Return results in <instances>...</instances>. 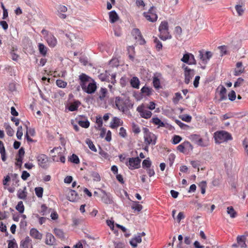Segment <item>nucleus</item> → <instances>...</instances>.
<instances>
[{
    "mask_svg": "<svg viewBox=\"0 0 248 248\" xmlns=\"http://www.w3.org/2000/svg\"><path fill=\"white\" fill-rule=\"evenodd\" d=\"M142 131L145 144L148 146L150 144L152 145H155L156 142L157 136L153 133L150 132L149 129L146 127H143Z\"/></svg>",
    "mask_w": 248,
    "mask_h": 248,
    "instance_id": "1",
    "label": "nucleus"
},
{
    "mask_svg": "<svg viewBox=\"0 0 248 248\" xmlns=\"http://www.w3.org/2000/svg\"><path fill=\"white\" fill-rule=\"evenodd\" d=\"M214 138L216 143H221L230 140L232 138V135L225 131H217L214 134Z\"/></svg>",
    "mask_w": 248,
    "mask_h": 248,
    "instance_id": "2",
    "label": "nucleus"
},
{
    "mask_svg": "<svg viewBox=\"0 0 248 248\" xmlns=\"http://www.w3.org/2000/svg\"><path fill=\"white\" fill-rule=\"evenodd\" d=\"M159 31L160 32L159 37L163 40L170 39L171 36L169 32L168 23L167 21L161 22L159 27Z\"/></svg>",
    "mask_w": 248,
    "mask_h": 248,
    "instance_id": "3",
    "label": "nucleus"
},
{
    "mask_svg": "<svg viewBox=\"0 0 248 248\" xmlns=\"http://www.w3.org/2000/svg\"><path fill=\"white\" fill-rule=\"evenodd\" d=\"M141 118L145 119H149L151 118L152 113L147 108L146 104L142 103L139 105L136 109Z\"/></svg>",
    "mask_w": 248,
    "mask_h": 248,
    "instance_id": "4",
    "label": "nucleus"
},
{
    "mask_svg": "<svg viewBox=\"0 0 248 248\" xmlns=\"http://www.w3.org/2000/svg\"><path fill=\"white\" fill-rule=\"evenodd\" d=\"M128 102V99L120 96L116 97L115 99V105L116 108L123 112L127 110Z\"/></svg>",
    "mask_w": 248,
    "mask_h": 248,
    "instance_id": "5",
    "label": "nucleus"
},
{
    "mask_svg": "<svg viewBox=\"0 0 248 248\" xmlns=\"http://www.w3.org/2000/svg\"><path fill=\"white\" fill-rule=\"evenodd\" d=\"M42 34L44 36L48 45L50 47H54L57 44V40L56 38L51 33L45 29H43L41 31Z\"/></svg>",
    "mask_w": 248,
    "mask_h": 248,
    "instance_id": "6",
    "label": "nucleus"
},
{
    "mask_svg": "<svg viewBox=\"0 0 248 248\" xmlns=\"http://www.w3.org/2000/svg\"><path fill=\"white\" fill-rule=\"evenodd\" d=\"M127 160L125 165L129 169L133 170L140 167L141 159L139 157L129 158Z\"/></svg>",
    "mask_w": 248,
    "mask_h": 248,
    "instance_id": "7",
    "label": "nucleus"
},
{
    "mask_svg": "<svg viewBox=\"0 0 248 248\" xmlns=\"http://www.w3.org/2000/svg\"><path fill=\"white\" fill-rule=\"evenodd\" d=\"M193 148V146L188 141L183 142L177 147L178 151L185 154H187L189 152L192 151Z\"/></svg>",
    "mask_w": 248,
    "mask_h": 248,
    "instance_id": "8",
    "label": "nucleus"
},
{
    "mask_svg": "<svg viewBox=\"0 0 248 248\" xmlns=\"http://www.w3.org/2000/svg\"><path fill=\"white\" fill-rule=\"evenodd\" d=\"M182 68L184 70L185 83L186 84H188L195 74L194 70L189 68L185 64L182 66Z\"/></svg>",
    "mask_w": 248,
    "mask_h": 248,
    "instance_id": "9",
    "label": "nucleus"
},
{
    "mask_svg": "<svg viewBox=\"0 0 248 248\" xmlns=\"http://www.w3.org/2000/svg\"><path fill=\"white\" fill-rule=\"evenodd\" d=\"M143 16L147 20L152 22L156 21L157 19L155 8L153 6L151 7L148 12H144Z\"/></svg>",
    "mask_w": 248,
    "mask_h": 248,
    "instance_id": "10",
    "label": "nucleus"
},
{
    "mask_svg": "<svg viewBox=\"0 0 248 248\" xmlns=\"http://www.w3.org/2000/svg\"><path fill=\"white\" fill-rule=\"evenodd\" d=\"M37 161L38 165L43 169H46L48 167V159L47 156L44 154H41L37 156Z\"/></svg>",
    "mask_w": 248,
    "mask_h": 248,
    "instance_id": "11",
    "label": "nucleus"
},
{
    "mask_svg": "<svg viewBox=\"0 0 248 248\" xmlns=\"http://www.w3.org/2000/svg\"><path fill=\"white\" fill-rule=\"evenodd\" d=\"M199 57L204 64H206L212 56V53L210 51H206L205 52L203 50H200L199 51Z\"/></svg>",
    "mask_w": 248,
    "mask_h": 248,
    "instance_id": "12",
    "label": "nucleus"
},
{
    "mask_svg": "<svg viewBox=\"0 0 248 248\" xmlns=\"http://www.w3.org/2000/svg\"><path fill=\"white\" fill-rule=\"evenodd\" d=\"M131 33L135 39L138 40L140 45H144L145 43V41L143 38L139 29L137 28L134 29Z\"/></svg>",
    "mask_w": 248,
    "mask_h": 248,
    "instance_id": "13",
    "label": "nucleus"
},
{
    "mask_svg": "<svg viewBox=\"0 0 248 248\" xmlns=\"http://www.w3.org/2000/svg\"><path fill=\"white\" fill-rule=\"evenodd\" d=\"M20 247V248H33L31 239L29 236H27L24 240L21 241Z\"/></svg>",
    "mask_w": 248,
    "mask_h": 248,
    "instance_id": "14",
    "label": "nucleus"
},
{
    "mask_svg": "<svg viewBox=\"0 0 248 248\" xmlns=\"http://www.w3.org/2000/svg\"><path fill=\"white\" fill-rule=\"evenodd\" d=\"M123 124V122L121 119L117 117H114L110 123V127L112 129H115Z\"/></svg>",
    "mask_w": 248,
    "mask_h": 248,
    "instance_id": "15",
    "label": "nucleus"
},
{
    "mask_svg": "<svg viewBox=\"0 0 248 248\" xmlns=\"http://www.w3.org/2000/svg\"><path fill=\"white\" fill-rule=\"evenodd\" d=\"M67 199L70 202H75L78 199L77 192L72 189H69L67 195Z\"/></svg>",
    "mask_w": 248,
    "mask_h": 248,
    "instance_id": "16",
    "label": "nucleus"
},
{
    "mask_svg": "<svg viewBox=\"0 0 248 248\" xmlns=\"http://www.w3.org/2000/svg\"><path fill=\"white\" fill-rule=\"evenodd\" d=\"M151 122L153 123L155 125H157L158 126V127H163L170 129V127H171V125H170L164 123L163 122L161 121L160 119H159L157 117L153 118L152 119Z\"/></svg>",
    "mask_w": 248,
    "mask_h": 248,
    "instance_id": "17",
    "label": "nucleus"
},
{
    "mask_svg": "<svg viewBox=\"0 0 248 248\" xmlns=\"http://www.w3.org/2000/svg\"><path fill=\"white\" fill-rule=\"evenodd\" d=\"M30 235L32 238L40 240L42 238L43 236V234L35 228L31 229Z\"/></svg>",
    "mask_w": 248,
    "mask_h": 248,
    "instance_id": "18",
    "label": "nucleus"
},
{
    "mask_svg": "<svg viewBox=\"0 0 248 248\" xmlns=\"http://www.w3.org/2000/svg\"><path fill=\"white\" fill-rule=\"evenodd\" d=\"M246 238L245 235H239L237 237V243L238 246L241 248H246L247 247L246 244Z\"/></svg>",
    "mask_w": 248,
    "mask_h": 248,
    "instance_id": "19",
    "label": "nucleus"
},
{
    "mask_svg": "<svg viewBox=\"0 0 248 248\" xmlns=\"http://www.w3.org/2000/svg\"><path fill=\"white\" fill-rule=\"evenodd\" d=\"M82 119L78 120L77 118L76 120L78 121V124L83 128H87L90 126V122L85 117H81Z\"/></svg>",
    "mask_w": 248,
    "mask_h": 248,
    "instance_id": "20",
    "label": "nucleus"
},
{
    "mask_svg": "<svg viewBox=\"0 0 248 248\" xmlns=\"http://www.w3.org/2000/svg\"><path fill=\"white\" fill-rule=\"evenodd\" d=\"M45 243L50 246L54 245L55 243V238L50 233H47L46 235Z\"/></svg>",
    "mask_w": 248,
    "mask_h": 248,
    "instance_id": "21",
    "label": "nucleus"
},
{
    "mask_svg": "<svg viewBox=\"0 0 248 248\" xmlns=\"http://www.w3.org/2000/svg\"><path fill=\"white\" fill-rule=\"evenodd\" d=\"M97 88V86L96 85V83L94 81L93 82L90 83L88 86L87 87V89H86L85 92L89 94H92L95 92Z\"/></svg>",
    "mask_w": 248,
    "mask_h": 248,
    "instance_id": "22",
    "label": "nucleus"
},
{
    "mask_svg": "<svg viewBox=\"0 0 248 248\" xmlns=\"http://www.w3.org/2000/svg\"><path fill=\"white\" fill-rule=\"evenodd\" d=\"M17 196L20 199L25 200L27 196V188L24 186L23 189H19L17 191Z\"/></svg>",
    "mask_w": 248,
    "mask_h": 248,
    "instance_id": "23",
    "label": "nucleus"
},
{
    "mask_svg": "<svg viewBox=\"0 0 248 248\" xmlns=\"http://www.w3.org/2000/svg\"><path fill=\"white\" fill-rule=\"evenodd\" d=\"M141 242V236L140 235H138L131 239L130 241V244L134 248H135L137 247L138 244L140 243Z\"/></svg>",
    "mask_w": 248,
    "mask_h": 248,
    "instance_id": "24",
    "label": "nucleus"
},
{
    "mask_svg": "<svg viewBox=\"0 0 248 248\" xmlns=\"http://www.w3.org/2000/svg\"><path fill=\"white\" fill-rule=\"evenodd\" d=\"M62 148L61 147H55L52 150H51V153H56L58 154H60L59 155L60 156V160L62 163H64L65 161V157L62 155L61 154V151H62Z\"/></svg>",
    "mask_w": 248,
    "mask_h": 248,
    "instance_id": "25",
    "label": "nucleus"
},
{
    "mask_svg": "<svg viewBox=\"0 0 248 248\" xmlns=\"http://www.w3.org/2000/svg\"><path fill=\"white\" fill-rule=\"evenodd\" d=\"M109 18L110 22L114 23L118 20L119 17L115 11H112L109 13Z\"/></svg>",
    "mask_w": 248,
    "mask_h": 248,
    "instance_id": "26",
    "label": "nucleus"
},
{
    "mask_svg": "<svg viewBox=\"0 0 248 248\" xmlns=\"http://www.w3.org/2000/svg\"><path fill=\"white\" fill-rule=\"evenodd\" d=\"M130 85L134 88L139 89L140 86V80L137 77H134L130 80Z\"/></svg>",
    "mask_w": 248,
    "mask_h": 248,
    "instance_id": "27",
    "label": "nucleus"
},
{
    "mask_svg": "<svg viewBox=\"0 0 248 248\" xmlns=\"http://www.w3.org/2000/svg\"><path fill=\"white\" fill-rule=\"evenodd\" d=\"M38 49L40 53L43 56H45L46 55L48 50V48L46 46H45L43 44L39 43Z\"/></svg>",
    "mask_w": 248,
    "mask_h": 248,
    "instance_id": "28",
    "label": "nucleus"
},
{
    "mask_svg": "<svg viewBox=\"0 0 248 248\" xmlns=\"http://www.w3.org/2000/svg\"><path fill=\"white\" fill-rule=\"evenodd\" d=\"M52 210V209L48 208L46 204H43L41 206V210L40 213L42 216H46L48 214L50 213Z\"/></svg>",
    "mask_w": 248,
    "mask_h": 248,
    "instance_id": "29",
    "label": "nucleus"
},
{
    "mask_svg": "<svg viewBox=\"0 0 248 248\" xmlns=\"http://www.w3.org/2000/svg\"><path fill=\"white\" fill-rule=\"evenodd\" d=\"M80 103L78 101H74L73 103H71L68 109L70 111H74L77 110L80 105Z\"/></svg>",
    "mask_w": 248,
    "mask_h": 248,
    "instance_id": "30",
    "label": "nucleus"
},
{
    "mask_svg": "<svg viewBox=\"0 0 248 248\" xmlns=\"http://www.w3.org/2000/svg\"><path fill=\"white\" fill-rule=\"evenodd\" d=\"M244 71V68L242 67V63L241 62H238L236 63V68L234 71V75L235 76H239Z\"/></svg>",
    "mask_w": 248,
    "mask_h": 248,
    "instance_id": "31",
    "label": "nucleus"
},
{
    "mask_svg": "<svg viewBox=\"0 0 248 248\" xmlns=\"http://www.w3.org/2000/svg\"><path fill=\"white\" fill-rule=\"evenodd\" d=\"M219 96L220 101L225 100L227 99L226 89L223 86H221L220 87V90L219 91Z\"/></svg>",
    "mask_w": 248,
    "mask_h": 248,
    "instance_id": "32",
    "label": "nucleus"
},
{
    "mask_svg": "<svg viewBox=\"0 0 248 248\" xmlns=\"http://www.w3.org/2000/svg\"><path fill=\"white\" fill-rule=\"evenodd\" d=\"M54 233L59 238L63 239L64 234L63 231L60 229L55 228L53 230Z\"/></svg>",
    "mask_w": 248,
    "mask_h": 248,
    "instance_id": "33",
    "label": "nucleus"
},
{
    "mask_svg": "<svg viewBox=\"0 0 248 248\" xmlns=\"http://www.w3.org/2000/svg\"><path fill=\"white\" fill-rule=\"evenodd\" d=\"M108 93L107 89L105 88H101L99 92V98L100 100H104Z\"/></svg>",
    "mask_w": 248,
    "mask_h": 248,
    "instance_id": "34",
    "label": "nucleus"
},
{
    "mask_svg": "<svg viewBox=\"0 0 248 248\" xmlns=\"http://www.w3.org/2000/svg\"><path fill=\"white\" fill-rule=\"evenodd\" d=\"M141 92L145 95L150 96L152 94V89L149 87L144 86L141 88Z\"/></svg>",
    "mask_w": 248,
    "mask_h": 248,
    "instance_id": "35",
    "label": "nucleus"
},
{
    "mask_svg": "<svg viewBox=\"0 0 248 248\" xmlns=\"http://www.w3.org/2000/svg\"><path fill=\"white\" fill-rule=\"evenodd\" d=\"M197 144L201 147H206L209 145V140H204L200 136Z\"/></svg>",
    "mask_w": 248,
    "mask_h": 248,
    "instance_id": "36",
    "label": "nucleus"
},
{
    "mask_svg": "<svg viewBox=\"0 0 248 248\" xmlns=\"http://www.w3.org/2000/svg\"><path fill=\"white\" fill-rule=\"evenodd\" d=\"M153 83L154 88L156 89L161 88L160 79L156 77H154L153 79Z\"/></svg>",
    "mask_w": 248,
    "mask_h": 248,
    "instance_id": "37",
    "label": "nucleus"
},
{
    "mask_svg": "<svg viewBox=\"0 0 248 248\" xmlns=\"http://www.w3.org/2000/svg\"><path fill=\"white\" fill-rule=\"evenodd\" d=\"M152 165V162L149 157L144 159L142 163V168L144 169L150 168Z\"/></svg>",
    "mask_w": 248,
    "mask_h": 248,
    "instance_id": "38",
    "label": "nucleus"
},
{
    "mask_svg": "<svg viewBox=\"0 0 248 248\" xmlns=\"http://www.w3.org/2000/svg\"><path fill=\"white\" fill-rule=\"evenodd\" d=\"M200 135L196 134H191L188 136V139L193 142L197 144Z\"/></svg>",
    "mask_w": 248,
    "mask_h": 248,
    "instance_id": "39",
    "label": "nucleus"
},
{
    "mask_svg": "<svg viewBox=\"0 0 248 248\" xmlns=\"http://www.w3.org/2000/svg\"><path fill=\"white\" fill-rule=\"evenodd\" d=\"M227 212L230 215L231 217L234 218L236 217L237 213L232 206L228 207Z\"/></svg>",
    "mask_w": 248,
    "mask_h": 248,
    "instance_id": "40",
    "label": "nucleus"
},
{
    "mask_svg": "<svg viewBox=\"0 0 248 248\" xmlns=\"http://www.w3.org/2000/svg\"><path fill=\"white\" fill-rule=\"evenodd\" d=\"M127 51L129 57L130 59L133 60L134 58L135 48L133 46H129L127 48Z\"/></svg>",
    "mask_w": 248,
    "mask_h": 248,
    "instance_id": "41",
    "label": "nucleus"
},
{
    "mask_svg": "<svg viewBox=\"0 0 248 248\" xmlns=\"http://www.w3.org/2000/svg\"><path fill=\"white\" fill-rule=\"evenodd\" d=\"M132 209L135 211L140 212L142 209V206L139 204L138 202H134V204L132 206Z\"/></svg>",
    "mask_w": 248,
    "mask_h": 248,
    "instance_id": "42",
    "label": "nucleus"
},
{
    "mask_svg": "<svg viewBox=\"0 0 248 248\" xmlns=\"http://www.w3.org/2000/svg\"><path fill=\"white\" fill-rule=\"evenodd\" d=\"M183 98L181 94L180 93H176L172 99L173 102L176 104L179 101Z\"/></svg>",
    "mask_w": 248,
    "mask_h": 248,
    "instance_id": "43",
    "label": "nucleus"
},
{
    "mask_svg": "<svg viewBox=\"0 0 248 248\" xmlns=\"http://www.w3.org/2000/svg\"><path fill=\"white\" fill-rule=\"evenodd\" d=\"M154 43L155 44V48L156 50L159 51L162 48V44L161 42L157 39V37H155L154 40Z\"/></svg>",
    "mask_w": 248,
    "mask_h": 248,
    "instance_id": "44",
    "label": "nucleus"
},
{
    "mask_svg": "<svg viewBox=\"0 0 248 248\" xmlns=\"http://www.w3.org/2000/svg\"><path fill=\"white\" fill-rule=\"evenodd\" d=\"M86 142L88 144L89 148L92 151H93L94 152H96L97 151L95 146H94L93 142H92V141L91 140H90L89 139H87Z\"/></svg>",
    "mask_w": 248,
    "mask_h": 248,
    "instance_id": "45",
    "label": "nucleus"
},
{
    "mask_svg": "<svg viewBox=\"0 0 248 248\" xmlns=\"http://www.w3.org/2000/svg\"><path fill=\"white\" fill-rule=\"evenodd\" d=\"M93 180L96 182H99L101 180V177L99 173L95 171H92L91 174Z\"/></svg>",
    "mask_w": 248,
    "mask_h": 248,
    "instance_id": "46",
    "label": "nucleus"
},
{
    "mask_svg": "<svg viewBox=\"0 0 248 248\" xmlns=\"http://www.w3.org/2000/svg\"><path fill=\"white\" fill-rule=\"evenodd\" d=\"M16 210H17L20 213H23L24 211V206L23 202L20 201L18 202L17 205L16 207Z\"/></svg>",
    "mask_w": 248,
    "mask_h": 248,
    "instance_id": "47",
    "label": "nucleus"
},
{
    "mask_svg": "<svg viewBox=\"0 0 248 248\" xmlns=\"http://www.w3.org/2000/svg\"><path fill=\"white\" fill-rule=\"evenodd\" d=\"M69 160L72 163L75 164H78L79 163V159L78 157L75 154H73L69 158Z\"/></svg>",
    "mask_w": 248,
    "mask_h": 248,
    "instance_id": "48",
    "label": "nucleus"
},
{
    "mask_svg": "<svg viewBox=\"0 0 248 248\" xmlns=\"http://www.w3.org/2000/svg\"><path fill=\"white\" fill-rule=\"evenodd\" d=\"M5 130L7 134L10 137H12L14 135V130L9 124H7L5 125Z\"/></svg>",
    "mask_w": 248,
    "mask_h": 248,
    "instance_id": "49",
    "label": "nucleus"
},
{
    "mask_svg": "<svg viewBox=\"0 0 248 248\" xmlns=\"http://www.w3.org/2000/svg\"><path fill=\"white\" fill-rule=\"evenodd\" d=\"M235 9L239 16H241L243 14L244 12V9H243L242 5H236L235 6Z\"/></svg>",
    "mask_w": 248,
    "mask_h": 248,
    "instance_id": "50",
    "label": "nucleus"
},
{
    "mask_svg": "<svg viewBox=\"0 0 248 248\" xmlns=\"http://www.w3.org/2000/svg\"><path fill=\"white\" fill-rule=\"evenodd\" d=\"M56 85L60 88H64L67 86V82L61 79H57L56 81Z\"/></svg>",
    "mask_w": 248,
    "mask_h": 248,
    "instance_id": "51",
    "label": "nucleus"
},
{
    "mask_svg": "<svg viewBox=\"0 0 248 248\" xmlns=\"http://www.w3.org/2000/svg\"><path fill=\"white\" fill-rule=\"evenodd\" d=\"M35 192L38 198H42L43 193V188L42 187H37L35 188Z\"/></svg>",
    "mask_w": 248,
    "mask_h": 248,
    "instance_id": "52",
    "label": "nucleus"
},
{
    "mask_svg": "<svg viewBox=\"0 0 248 248\" xmlns=\"http://www.w3.org/2000/svg\"><path fill=\"white\" fill-rule=\"evenodd\" d=\"M89 78V76L83 73L81 74L79 76L80 82H87L88 81Z\"/></svg>",
    "mask_w": 248,
    "mask_h": 248,
    "instance_id": "53",
    "label": "nucleus"
},
{
    "mask_svg": "<svg viewBox=\"0 0 248 248\" xmlns=\"http://www.w3.org/2000/svg\"><path fill=\"white\" fill-rule=\"evenodd\" d=\"M57 13H65L67 11V8L63 5H59L57 8Z\"/></svg>",
    "mask_w": 248,
    "mask_h": 248,
    "instance_id": "54",
    "label": "nucleus"
},
{
    "mask_svg": "<svg viewBox=\"0 0 248 248\" xmlns=\"http://www.w3.org/2000/svg\"><path fill=\"white\" fill-rule=\"evenodd\" d=\"M182 139V138L178 135H174L172 139V143L174 144H177L179 143Z\"/></svg>",
    "mask_w": 248,
    "mask_h": 248,
    "instance_id": "55",
    "label": "nucleus"
},
{
    "mask_svg": "<svg viewBox=\"0 0 248 248\" xmlns=\"http://www.w3.org/2000/svg\"><path fill=\"white\" fill-rule=\"evenodd\" d=\"M181 61L183 62L189 64V53H186L185 54L183 58L181 59Z\"/></svg>",
    "mask_w": 248,
    "mask_h": 248,
    "instance_id": "56",
    "label": "nucleus"
},
{
    "mask_svg": "<svg viewBox=\"0 0 248 248\" xmlns=\"http://www.w3.org/2000/svg\"><path fill=\"white\" fill-rule=\"evenodd\" d=\"M23 135V129L21 126H18L16 132V137L18 140L22 138Z\"/></svg>",
    "mask_w": 248,
    "mask_h": 248,
    "instance_id": "57",
    "label": "nucleus"
},
{
    "mask_svg": "<svg viewBox=\"0 0 248 248\" xmlns=\"http://www.w3.org/2000/svg\"><path fill=\"white\" fill-rule=\"evenodd\" d=\"M8 248H17V245L15 239L9 241Z\"/></svg>",
    "mask_w": 248,
    "mask_h": 248,
    "instance_id": "58",
    "label": "nucleus"
},
{
    "mask_svg": "<svg viewBox=\"0 0 248 248\" xmlns=\"http://www.w3.org/2000/svg\"><path fill=\"white\" fill-rule=\"evenodd\" d=\"M102 191L104 193V195L102 197V201L105 203H110V200L108 198L107 193H106V192L105 191Z\"/></svg>",
    "mask_w": 248,
    "mask_h": 248,
    "instance_id": "59",
    "label": "nucleus"
},
{
    "mask_svg": "<svg viewBox=\"0 0 248 248\" xmlns=\"http://www.w3.org/2000/svg\"><path fill=\"white\" fill-rule=\"evenodd\" d=\"M96 123L97 124L99 128H101L103 125V120L100 116L96 117Z\"/></svg>",
    "mask_w": 248,
    "mask_h": 248,
    "instance_id": "60",
    "label": "nucleus"
},
{
    "mask_svg": "<svg viewBox=\"0 0 248 248\" xmlns=\"http://www.w3.org/2000/svg\"><path fill=\"white\" fill-rule=\"evenodd\" d=\"M228 97L229 100L231 101H233L236 98V94L235 92L234 91H232L229 94H228Z\"/></svg>",
    "mask_w": 248,
    "mask_h": 248,
    "instance_id": "61",
    "label": "nucleus"
},
{
    "mask_svg": "<svg viewBox=\"0 0 248 248\" xmlns=\"http://www.w3.org/2000/svg\"><path fill=\"white\" fill-rule=\"evenodd\" d=\"M147 173H148L149 177L153 176L155 174V172L153 168H147L145 169Z\"/></svg>",
    "mask_w": 248,
    "mask_h": 248,
    "instance_id": "62",
    "label": "nucleus"
},
{
    "mask_svg": "<svg viewBox=\"0 0 248 248\" xmlns=\"http://www.w3.org/2000/svg\"><path fill=\"white\" fill-rule=\"evenodd\" d=\"M30 174L29 172L26 170H24L22 171L21 177L23 180L25 181L29 177H30Z\"/></svg>",
    "mask_w": 248,
    "mask_h": 248,
    "instance_id": "63",
    "label": "nucleus"
},
{
    "mask_svg": "<svg viewBox=\"0 0 248 248\" xmlns=\"http://www.w3.org/2000/svg\"><path fill=\"white\" fill-rule=\"evenodd\" d=\"M124 246L125 245L123 242L120 241L114 242L115 248H124Z\"/></svg>",
    "mask_w": 248,
    "mask_h": 248,
    "instance_id": "64",
    "label": "nucleus"
}]
</instances>
